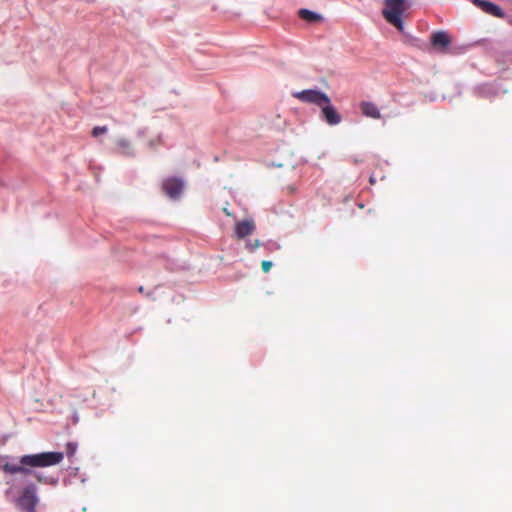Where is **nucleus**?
<instances>
[{
	"mask_svg": "<svg viewBox=\"0 0 512 512\" xmlns=\"http://www.w3.org/2000/svg\"><path fill=\"white\" fill-rule=\"evenodd\" d=\"M472 3L483 12L497 18H503L504 12L498 5L486 0H472Z\"/></svg>",
	"mask_w": 512,
	"mask_h": 512,
	"instance_id": "nucleus-7",
	"label": "nucleus"
},
{
	"mask_svg": "<svg viewBox=\"0 0 512 512\" xmlns=\"http://www.w3.org/2000/svg\"><path fill=\"white\" fill-rule=\"evenodd\" d=\"M260 246V241L255 239L254 241H249L246 243V248L248 251L253 252Z\"/></svg>",
	"mask_w": 512,
	"mask_h": 512,
	"instance_id": "nucleus-16",
	"label": "nucleus"
},
{
	"mask_svg": "<svg viewBox=\"0 0 512 512\" xmlns=\"http://www.w3.org/2000/svg\"><path fill=\"white\" fill-rule=\"evenodd\" d=\"M452 44L451 36L443 30L435 31L430 36L428 50L439 54H447Z\"/></svg>",
	"mask_w": 512,
	"mask_h": 512,
	"instance_id": "nucleus-4",
	"label": "nucleus"
},
{
	"mask_svg": "<svg viewBox=\"0 0 512 512\" xmlns=\"http://www.w3.org/2000/svg\"><path fill=\"white\" fill-rule=\"evenodd\" d=\"M360 109H361L363 115H365L366 117L373 118V119H380V117H381L378 107L372 102H368V101L362 102L360 104Z\"/></svg>",
	"mask_w": 512,
	"mask_h": 512,
	"instance_id": "nucleus-10",
	"label": "nucleus"
},
{
	"mask_svg": "<svg viewBox=\"0 0 512 512\" xmlns=\"http://www.w3.org/2000/svg\"><path fill=\"white\" fill-rule=\"evenodd\" d=\"M64 458L62 452H42L37 454L23 455L19 463H5L3 471L9 474L30 475L33 473L31 468H44L59 464Z\"/></svg>",
	"mask_w": 512,
	"mask_h": 512,
	"instance_id": "nucleus-1",
	"label": "nucleus"
},
{
	"mask_svg": "<svg viewBox=\"0 0 512 512\" xmlns=\"http://www.w3.org/2000/svg\"><path fill=\"white\" fill-rule=\"evenodd\" d=\"M255 230V223L252 220L240 221L235 226V235L238 239L250 236Z\"/></svg>",
	"mask_w": 512,
	"mask_h": 512,
	"instance_id": "nucleus-9",
	"label": "nucleus"
},
{
	"mask_svg": "<svg viewBox=\"0 0 512 512\" xmlns=\"http://www.w3.org/2000/svg\"><path fill=\"white\" fill-rule=\"evenodd\" d=\"M223 212H224L228 217H231V216H232V213H231L227 208H223Z\"/></svg>",
	"mask_w": 512,
	"mask_h": 512,
	"instance_id": "nucleus-19",
	"label": "nucleus"
},
{
	"mask_svg": "<svg viewBox=\"0 0 512 512\" xmlns=\"http://www.w3.org/2000/svg\"><path fill=\"white\" fill-rule=\"evenodd\" d=\"M384 9L382 11L383 17L388 23L393 25L398 31L402 32L404 29L402 14L408 8L406 0H385Z\"/></svg>",
	"mask_w": 512,
	"mask_h": 512,
	"instance_id": "nucleus-2",
	"label": "nucleus"
},
{
	"mask_svg": "<svg viewBox=\"0 0 512 512\" xmlns=\"http://www.w3.org/2000/svg\"><path fill=\"white\" fill-rule=\"evenodd\" d=\"M184 188V183L176 177L167 178L163 181L162 189L170 198L176 199L180 196Z\"/></svg>",
	"mask_w": 512,
	"mask_h": 512,
	"instance_id": "nucleus-6",
	"label": "nucleus"
},
{
	"mask_svg": "<svg viewBox=\"0 0 512 512\" xmlns=\"http://www.w3.org/2000/svg\"><path fill=\"white\" fill-rule=\"evenodd\" d=\"M116 149L117 153L124 155V156H131L133 155V149L132 145L129 140L125 138H119L116 141Z\"/></svg>",
	"mask_w": 512,
	"mask_h": 512,
	"instance_id": "nucleus-11",
	"label": "nucleus"
},
{
	"mask_svg": "<svg viewBox=\"0 0 512 512\" xmlns=\"http://www.w3.org/2000/svg\"><path fill=\"white\" fill-rule=\"evenodd\" d=\"M511 23H512V19H511Z\"/></svg>",
	"mask_w": 512,
	"mask_h": 512,
	"instance_id": "nucleus-20",
	"label": "nucleus"
},
{
	"mask_svg": "<svg viewBox=\"0 0 512 512\" xmlns=\"http://www.w3.org/2000/svg\"><path fill=\"white\" fill-rule=\"evenodd\" d=\"M478 94L480 97L492 99L498 95V89L493 84H484L479 87Z\"/></svg>",
	"mask_w": 512,
	"mask_h": 512,
	"instance_id": "nucleus-12",
	"label": "nucleus"
},
{
	"mask_svg": "<svg viewBox=\"0 0 512 512\" xmlns=\"http://www.w3.org/2000/svg\"><path fill=\"white\" fill-rule=\"evenodd\" d=\"M38 502L37 487L34 484L26 485L15 500L16 506L23 512H37Z\"/></svg>",
	"mask_w": 512,
	"mask_h": 512,
	"instance_id": "nucleus-3",
	"label": "nucleus"
},
{
	"mask_svg": "<svg viewBox=\"0 0 512 512\" xmlns=\"http://www.w3.org/2000/svg\"><path fill=\"white\" fill-rule=\"evenodd\" d=\"M293 96L302 102L313 103L319 107L329 102V97L325 93L313 89L295 92Z\"/></svg>",
	"mask_w": 512,
	"mask_h": 512,
	"instance_id": "nucleus-5",
	"label": "nucleus"
},
{
	"mask_svg": "<svg viewBox=\"0 0 512 512\" xmlns=\"http://www.w3.org/2000/svg\"><path fill=\"white\" fill-rule=\"evenodd\" d=\"M34 475V477L41 483H51L50 479L46 476H42L41 474L39 473H32Z\"/></svg>",
	"mask_w": 512,
	"mask_h": 512,
	"instance_id": "nucleus-18",
	"label": "nucleus"
},
{
	"mask_svg": "<svg viewBox=\"0 0 512 512\" xmlns=\"http://www.w3.org/2000/svg\"><path fill=\"white\" fill-rule=\"evenodd\" d=\"M271 267H272V262L271 261H267V260L262 261L261 268H262L264 273L269 272Z\"/></svg>",
	"mask_w": 512,
	"mask_h": 512,
	"instance_id": "nucleus-17",
	"label": "nucleus"
},
{
	"mask_svg": "<svg viewBox=\"0 0 512 512\" xmlns=\"http://www.w3.org/2000/svg\"><path fill=\"white\" fill-rule=\"evenodd\" d=\"M106 132H107V127L106 126H96L92 130V135L94 137H98L99 135L105 134Z\"/></svg>",
	"mask_w": 512,
	"mask_h": 512,
	"instance_id": "nucleus-15",
	"label": "nucleus"
},
{
	"mask_svg": "<svg viewBox=\"0 0 512 512\" xmlns=\"http://www.w3.org/2000/svg\"><path fill=\"white\" fill-rule=\"evenodd\" d=\"M300 18L308 22H316L321 20V16L307 9H300L298 12Z\"/></svg>",
	"mask_w": 512,
	"mask_h": 512,
	"instance_id": "nucleus-13",
	"label": "nucleus"
},
{
	"mask_svg": "<svg viewBox=\"0 0 512 512\" xmlns=\"http://www.w3.org/2000/svg\"><path fill=\"white\" fill-rule=\"evenodd\" d=\"M322 109V115L325 119V121L329 125H337L341 122V116L336 111V109L331 105V101L329 100L328 103H325L321 106Z\"/></svg>",
	"mask_w": 512,
	"mask_h": 512,
	"instance_id": "nucleus-8",
	"label": "nucleus"
},
{
	"mask_svg": "<svg viewBox=\"0 0 512 512\" xmlns=\"http://www.w3.org/2000/svg\"><path fill=\"white\" fill-rule=\"evenodd\" d=\"M77 450V445L75 443L69 442L66 445V454L68 457H72Z\"/></svg>",
	"mask_w": 512,
	"mask_h": 512,
	"instance_id": "nucleus-14",
	"label": "nucleus"
}]
</instances>
